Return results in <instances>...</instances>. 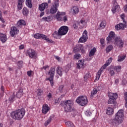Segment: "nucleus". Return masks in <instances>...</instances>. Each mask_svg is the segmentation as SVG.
I'll list each match as a JSON object with an SVG mask.
<instances>
[{
    "instance_id": "obj_30",
    "label": "nucleus",
    "mask_w": 127,
    "mask_h": 127,
    "mask_svg": "<svg viewBox=\"0 0 127 127\" xmlns=\"http://www.w3.org/2000/svg\"><path fill=\"white\" fill-rule=\"evenodd\" d=\"M120 10V6L119 5H116L115 6H113L112 11L113 12V13H116V11L117 10Z\"/></svg>"
},
{
    "instance_id": "obj_13",
    "label": "nucleus",
    "mask_w": 127,
    "mask_h": 127,
    "mask_svg": "<svg viewBox=\"0 0 127 127\" xmlns=\"http://www.w3.org/2000/svg\"><path fill=\"white\" fill-rule=\"evenodd\" d=\"M66 14V13L64 12H60L59 11H58L57 15H56V19H57L58 21H63V18L61 17V15H65Z\"/></svg>"
},
{
    "instance_id": "obj_11",
    "label": "nucleus",
    "mask_w": 127,
    "mask_h": 127,
    "mask_svg": "<svg viewBox=\"0 0 127 127\" xmlns=\"http://www.w3.org/2000/svg\"><path fill=\"white\" fill-rule=\"evenodd\" d=\"M36 53L32 49H29L27 51L26 55L29 56L31 58H35L36 57Z\"/></svg>"
},
{
    "instance_id": "obj_18",
    "label": "nucleus",
    "mask_w": 127,
    "mask_h": 127,
    "mask_svg": "<svg viewBox=\"0 0 127 127\" xmlns=\"http://www.w3.org/2000/svg\"><path fill=\"white\" fill-rule=\"evenodd\" d=\"M48 7V3L47 2L42 3L39 6V9L40 11H43L45 8Z\"/></svg>"
},
{
    "instance_id": "obj_40",
    "label": "nucleus",
    "mask_w": 127,
    "mask_h": 127,
    "mask_svg": "<svg viewBox=\"0 0 127 127\" xmlns=\"http://www.w3.org/2000/svg\"><path fill=\"white\" fill-rule=\"evenodd\" d=\"M9 101L10 103H12L14 101V93H13L9 98Z\"/></svg>"
},
{
    "instance_id": "obj_50",
    "label": "nucleus",
    "mask_w": 127,
    "mask_h": 127,
    "mask_svg": "<svg viewBox=\"0 0 127 127\" xmlns=\"http://www.w3.org/2000/svg\"><path fill=\"white\" fill-rule=\"evenodd\" d=\"M79 50H80V49H79L78 47H76L74 48V49H73V52L74 53H76V52H79Z\"/></svg>"
},
{
    "instance_id": "obj_39",
    "label": "nucleus",
    "mask_w": 127,
    "mask_h": 127,
    "mask_svg": "<svg viewBox=\"0 0 127 127\" xmlns=\"http://www.w3.org/2000/svg\"><path fill=\"white\" fill-rule=\"evenodd\" d=\"M112 49H113V46L110 45L108 47H107L106 51L107 53H109V52L111 51Z\"/></svg>"
},
{
    "instance_id": "obj_21",
    "label": "nucleus",
    "mask_w": 127,
    "mask_h": 127,
    "mask_svg": "<svg viewBox=\"0 0 127 127\" xmlns=\"http://www.w3.org/2000/svg\"><path fill=\"white\" fill-rule=\"evenodd\" d=\"M108 97L109 99H118V93H113L111 92H108Z\"/></svg>"
},
{
    "instance_id": "obj_53",
    "label": "nucleus",
    "mask_w": 127,
    "mask_h": 127,
    "mask_svg": "<svg viewBox=\"0 0 127 127\" xmlns=\"http://www.w3.org/2000/svg\"><path fill=\"white\" fill-rule=\"evenodd\" d=\"M92 114V113H91V112H90V111H86L85 115L87 116V117H90V116H91V115Z\"/></svg>"
},
{
    "instance_id": "obj_54",
    "label": "nucleus",
    "mask_w": 127,
    "mask_h": 127,
    "mask_svg": "<svg viewBox=\"0 0 127 127\" xmlns=\"http://www.w3.org/2000/svg\"><path fill=\"white\" fill-rule=\"evenodd\" d=\"M32 70H29V71H28L27 72V74L28 75V76H29V77H31L32 74Z\"/></svg>"
},
{
    "instance_id": "obj_63",
    "label": "nucleus",
    "mask_w": 127,
    "mask_h": 127,
    "mask_svg": "<svg viewBox=\"0 0 127 127\" xmlns=\"http://www.w3.org/2000/svg\"><path fill=\"white\" fill-rule=\"evenodd\" d=\"M44 15V12H41L40 15V17H42V16H43Z\"/></svg>"
},
{
    "instance_id": "obj_41",
    "label": "nucleus",
    "mask_w": 127,
    "mask_h": 127,
    "mask_svg": "<svg viewBox=\"0 0 127 127\" xmlns=\"http://www.w3.org/2000/svg\"><path fill=\"white\" fill-rule=\"evenodd\" d=\"M91 75H90V73H87L86 75L84 76V81H87L89 78H90Z\"/></svg>"
},
{
    "instance_id": "obj_45",
    "label": "nucleus",
    "mask_w": 127,
    "mask_h": 127,
    "mask_svg": "<svg viewBox=\"0 0 127 127\" xmlns=\"http://www.w3.org/2000/svg\"><path fill=\"white\" fill-rule=\"evenodd\" d=\"M124 97H125V100L127 102L125 104V107L126 108H127V92L124 93Z\"/></svg>"
},
{
    "instance_id": "obj_33",
    "label": "nucleus",
    "mask_w": 127,
    "mask_h": 127,
    "mask_svg": "<svg viewBox=\"0 0 127 127\" xmlns=\"http://www.w3.org/2000/svg\"><path fill=\"white\" fill-rule=\"evenodd\" d=\"M126 59V55H124L123 56H121L118 57V62H122Z\"/></svg>"
},
{
    "instance_id": "obj_52",
    "label": "nucleus",
    "mask_w": 127,
    "mask_h": 127,
    "mask_svg": "<svg viewBox=\"0 0 127 127\" xmlns=\"http://www.w3.org/2000/svg\"><path fill=\"white\" fill-rule=\"evenodd\" d=\"M78 24H79L78 23H74L72 26V28H73L74 29H77V28H78Z\"/></svg>"
},
{
    "instance_id": "obj_4",
    "label": "nucleus",
    "mask_w": 127,
    "mask_h": 127,
    "mask_svg": "<svg viewBox=\"0 0 127 127\" xmlns=\"http://www.w3.org/2000/svg\"><path fill=\"white\" fill-rule=\"evenodd\" d=\"M64 111L66 113L73 111V102L71 100H66L64 102Z\"/></svg>"
},
{
    "instance_id": "obj_29",
    "label": "nucleus",
    "mask_w": 127,
    "mask_h": 127,
    "mask_svg": "<svg viewBox=\"0 0 127 127\" xmlns=\"http://www.w3.org/2000/svg\"><path fill=\"white\" fill-rule=\"evenodd\" d=\"M96 50H97V49H96V48H93V49L91 50L89 54V57H92V56H93V55H95Z\"/></svg>"
},
{
    "instance_id": "obj_15",
    "label": "nucleus",
    "mask_w": 127,
    "mask_h": 127,
    "mask_svg": "<svg viewBox=\"0 0 127 127\" xmlns=\"http://www.w3.org/2000/svg\"><path fill=\"white\" fill-rule=\"evenodd\" d=\"M76 68L77 69H84L85 68V64H84V61L80 60L78 61V63L76 64Z\"/></svg>"
},
{
    "instance_id": "obj_16",
    "label": "nucleus",
    "mask_w": 127,
    "mask_h": 127,
    "mask_svg": "<svg viewBox=\"0 0 127 127\" xmlns=\"http://www.w3.org/2000/svg\"><path fill=\"white\" fill-rule=\"evenodd\" d=\"M115 37H116L115 32L113 31L110 32L108 37L107 38L108 43H109V42H111V40H112V39H115Z\"/></svg>"
},
{
    "instance_id": "obj_44",
    "label": "nucleus",
    "mask_w": 127,
    "mask_h": 127,
    "mask_svg": "<svg viewBox=\"0 0 127 127\" xmlns=\"http://www.w3.org/2000/svg\"><path fill=\"white\" fill-rule=\"evenodd\" d=\"M79 48H80L82 53H85V52H86V51H85V50H84V48L83 47V45H79Z\"/></svg>"
},
{
    "instance_id": "obj_25",
    "label": "nucleus",
    "mask_w": 127,
    "mask_h": 127,
    "mask_svg": "<svg viewBox=\"0 0 127 127\" xmlns=\"http://www.w3.org/2000/svg\"><path fill=\"white\" fill-rule=\"evenodd\" d=\"M23 95V89L20 88L18 92L16 93V97L17 98H21Z\"/></svg>"
},
{
    "instance_id": "obj_7",
    "label": "nucleus",
    "mask_w": 127,
    "mask_h": 127,
    "mask_svg": "<svg viewBox=\"0 0 127 127\" xmlns=\"http://www.w3.org/2000/svg\"><path fill=\"white\" fill-rule=\"evenodd\" d=\"M59 6V0H55L54 3L52 5L50 12L52 14H54L57 12L58 7Z\"/></svg>"
},
{
    "instance_id": "obj_6",
    "label": "nucleus",
    "mask_w": 127,
    "mask_h": 127,
    "mask_svg": "<svg viewBox=\"0 0 127 127\" xmlns=\"http://www.w3.org/2000/svg\"><path fill=\"white\" fill-rule=\"evenodd\" d=\"M34 37L36 39H40L42 38V39H44V40H46L47 42H48V43H52V42H53L52 40L50 39L47 37V36L44 35L43 34H36L34 35Z\"/></svg>"
},
{
    "instance_id": "obj_34",
    "label": "nucleus",
    "mask_w": 127,
    "mask_h": 127,
    "mask_svg": "<svg viewBox=\"0 0 127 127\" xmlns=\"http://www.w3.org/2000/svg\"><path fill=\"white\" fill-rule=\"evenodd\" d=\"M17 2H18V5H17L18 9H19V10L22 9V6H23L22 3H23V2H21L20 1H17Z\"/></svg>"
},
{
    "instance_id": "obj_59",
    "label": "nucleus",
    "mask_w": 127,
    "mask_h": 127,
    "mask_svg": "<svg viewBox=\"0 0 127 127\" xmlns=\"http://www.w3.org/2000/svg\"><path fill=\"white\" fill-rule=\"evenodd\" d=\"M121 18H122V19H123V22H124V23H126V22H126V21L125 20V17H124V16H123V15H121Z\"/></svg>"
},
{
    "instance_id": "obj_10",
    "label": "nucleus",
    "mask_w": 127,
    "mask_h": 127,
    "mask_svg": "<svg viewBox=\"0 0 127 127\" xmlns=\"http://www.w3.org/2000/svg\"><path fill=\"white\" fill-rule=\"evenodd\" d=\"M88 39V32L87 30H85L82 34V36L79 39L78 42L83 43L86 42Z\"/></svg>"
},
{
    "instance_id": "obj_27",
    "label": "nucleus",
    "mask_w": 127,
    "mask_h": 127,
    "mask_svg": "<svg viewBox=\"0 0 127 127\" xmlns=\"http://www.w3.org/2000/svg\"><path fill=\"white\" fill-rule=\"evenodd\" d=\"M22 13L25 16H27L29 13V10L27 7H24L22 9Z\"/></svg>"
},
{
    "instance_id": "obj_46",
    "label": "nucleus",
    "mask_w": 127,
    "mask_h": 127,
    "mask_svg": "<svg viewBox=\"0 0 127 127\" xmlns=\"http://www.w3.org/2000/svg\"><path fill=\"white\" fill-rule=\"evenodd\" d=\"M64 89V85H60L59 87V92L63 93V89Z\"/></svg>"
},
{
    "instance_id": "obj_3",
    "label": "nucleus",
    "mask_w": 127,
    "mask_h": 127,
    "mask_svg": "<svg viewBox=\"0 0 127 127\" xmlns=\"http://www.w3.org/2000/svg\"><path fill=\"white\" fill-rule=\"evenodd\" d=\"M76 103L79 105V106H81V107H84L88 104V99H87L86 97H84L83 96H79L75 100Z\"/></svg>"
},
{
    "instance_id": "obj_32",
    "label": "nucleus",
    "mask_w": 127,
    "mask_h": 127,
    "mask_svg": "<svg viewBox=\"0 0 127 127\" xmlns=\"http://www.w3.org/2000/svg\"><path fill=\"white\" fill-rule=\"evenodd\" d=\"M72 9L73 14H77L79 12V9L76 6L73 7Z\"/></svg>"
},
{
    "instance_id": "obj_60",
    "label": "nucleus",
    "mask_w": 127,
    "mask_h": 127,
    "mask_svg": "<svg viewBox=\"0 0 127 127\" xmlns=\"http://www.w3.org/2000/svg\"><path fill=\"white\" fill-rule=\"evenodd\" d=\"M24 49V46L23 45H21L19 46V49Z\"/></svg>"
},
{
    "instance_id": "obj_14",
    "label": "nucleus",
    "mask_w": 127,
    "mask_h": 127,
    "mask_svg": "<svg viewBox=\"0 0 127 127\" xmlns=\"http://www.w3.org/2000/svg\"><path fill=\"white\" fill-rule=\"evenodd\" d=\"M125 27H127V23H120V24H118L117 25L115 26V28L117 30L119 29H125Z\"/></svg>"
},
{
    "instance_id": "obj_28",
    "label": "nucleus",
    "mask_w": 127,
    "mask_h": 127,
    "mask_svg": "<svg viewBox=\"0 0 127 127\" xmlns=\"http://www.w3.org/2000/svg\"><path fill=\"white\" fill-rule=\"evenodd\" d=\"M26 5L29 8H32V2H31V0H26Z\"/></svg>"
},
{
    "instance_id": "obj_17",
    "label": "nucleus",
    "mask_w": 127,
    "mask_h": 127,
    "mask_svg": "<svg viewBox=\"0 0 127 127\" xmlns=\"http://www.w3.org/2000/svg\"><path fill=\"white\" fill-rule=\"evenodd\" d=\"M112 61H113V58H110L108 60L106 61V63L105 64H104L101 68L100 70H101V71H103L102 69H106L107 67H108V65L111 64Z\"/></svg>"
},
{
    "instance_id": "obj_43",
    "label": "nucleus",
    "mask_w": 127,
    "mask_h": 127,
    "mask_svg": "<svg viewBox=\"0 0 127 127\" xmlns=\"http://www.w3.org/2000/svg\"><path fill=\"white\" fill-rule=\"evenodd\" d=\"M74 59H76V60H78L81 58V54H76L74 56Z\"/></svg>"
},
{
    "instance_id": "obj_1",
    "label": "nucleus",
    "mask_w": 127,
    "mask_h": 127,
    "mask_svg": "<svg viewBox=\"0 0 127 127\" xmlns=\"http://www.w3.org/2000/svg\"><path fill=\"white\" fill-rule=\"evenodd\" d=\"M124 121V110H119L115 115V118L114 119H111L109 121V124L114 126V127H117L120 124H122Z\"/></svg>"
},
{
    "instance_id": "obj_58",
    "label": "nucleus",
    "mask_w": 127,
    "mask_h": 127,
    "mask_svg": "<svg viewBox=\"0 0 127 127\" xmlns=\"http://www.w3.org/2000/svg\"><path fill=\"white\" fill-rule=\"evenodd\" d=\"M60 105L62 107H64H64H65V102L63 101L62 103L60 104Z\"/></svg>"
},
{
    "instance_id": "obj_36",
    "label": "nucleus",
    "mask_w": 127,
    "mask_h": 127,
    "mask_svg": "<svg viewBox=\"0 0 127 127\" xmlns=\"http://www.w3.org/2000/svg\"><path fill=\"white\" fill-rule=\"evenodd\" d=\"M98 93V90L96 88H94L93 90L91 92V98H93V96H95L96 94Z\"/></svg>"
},
{
    "instance_id": "obj_22",
    "label": "nucleus",
    "mask_w": 127,
    "mask_h": 127,
    "mask_svg": "<svg viewBox=\"0 0 127 127\" xmlns=\"http://www.w3.org/2000/svg\"><path fill=\"white\" fill-rule=\"evenodd\" d=\"M25 21L23 20H19L16 25V26L17 27V28H21V26L22 25H25Z\"/></svg>"
},
{
    "instance_id": "obj_35",
    "label": "nucleus",
    "mask_w": 127,
    "mask_h": 127,
    "mask_svg": "<svg viewBox=\"0 0 127 127\" xmlns=\"http://www.w3.org/2000/svg\"><path fill=\"white\" fill-rule=\"evenodd\" d=\"M101 74H102V69H100L98 71V72L96 74V80H99V79H100Z\"/></svg>"
},
{
    "instance_id": "obj_51",
    "label": "nucleus",
    "mask_w": 127,
    "mask_h": 127,
    "mask_svg": "<svg viewBox=\"0 0 127 127\" xmlns=\"http://www.w3.org/2000/svg\"><path fill=\"white\" fill-rule=\"evenodd\" d=\"M67 20H68V16L67 15L64 16L63 21H64V22H66Z\"/></svg>"
},
{
    "instance_id": "obj_56",
    "label": "nucleus",
    "mask_w": 127,
    "mask_h": 127,
    "mask_svg": "<svg viewBox=\"0 0 127 127\" xmlns=\"http://www.w3.org/2000/svg\"><path fill=\"white\" fill-rule=\"evenodd\" d=\"M47 97L49 98V99H51V98H52V95H51V93H49L48 94Z\"/></svg>"
},
{
    "instance_id": "obj_19",
    "label": "nucleus",
    "mask_w": 127,
    "mask_h": 127,
    "mask_svg": "<svg viewBox=\"0 0 127 127\" xmlns=\"http://www.w3.org/2000/svg\"><path fill=\"white\" fill-rule=\"evenodd\" d=\"M50 110L49 107H48V105L45 104L43 106V109L42 110V113L44 114V115H46L47 113H48V111Z\"/></svg>"
},
{
    "instance_id": "obj_48",
    "label": "nucleus",
    "mask_w": 127,
    "mask_h": 127,
    "mask_svg": "<svg viewBox=\"0 0 127 127\" xmlns=\"http://www.w3.org/2000/svg\"><path fill=\"white\" fill-rule=\"evenodd\" d=\"M110 74L111 76H114L115 75V71L113 68L110 69Z\"/></svg>"
},
{
    "instance_id": "obj_61",
    "label": "nucleus",
    "mask_w": 127,
    "mask_h": 127,
    "mask_svg": "<svg viewBox=\"0 0 127 127\" xmlns=\"http://www.w3.org/2000/svg\"><path fill=\"white\" fill-rule=\"evenodd\" d=\"M47 68H49V66L47 65V66H43L42 69H44V70H46V69H47Z\"/></svg>"
},
{
    "instance_id": "obj_23",
    "label": "nucleus",
    "mask_w": 127,
    "mask_h": 127,
    "mask_svg": "<svg viewBox=\"0 0 127 127\" xmlns=\"http://www.w3.org/2000/svg\"><path fill=\"white\" fill-rule=\"evenodd\" d=\"M56 71H57V73L58 74V75H59L60 77H62L63 75V71H64L63 68H62L60 66H58L57 67Z\"/></svg>"
},
{
    "instance_id": "obj_8",
    "label": "nucleus",
    "mask_w": 127,
    "mask_h": 127,
    "mask_svg": "<svg viewBox=\"0 0 127 127\" xmlns=\"http://www.w3.org/2000/svg\"><path fill=\"white\" fill-rule=\"evenodd\" d=\"M68 30H69V28L67 26H62L58 30V35L62 36L65 35L68 32Z\"/></svg>"
},
{
    "instance_id": "obj_37",
    "label": "nucleus",
    "mask_w": 127,
    "mask_h": 127,
    "mask_svg": "<svg viewBox=\"0 0 127 127\" xmlns=\"http://www.w3.org/2000/svg\"><path fill=\"white\" fill-rule=\"evenodd\" d=\"M50 19H51V17L50 16H47V17H44L42 18V20H44V21H50Z\"/></svg>"
},
{
    "instance_id": "obj_5",
    "label": "nucleus",
    "mask_w": 127,
    "mask_h": 127,
    "mask_svg": "<svg viewBox=\"0 0 127 127\" xmlns=\"http://www.w3.org/2000/svg\"><path fill=\"white\" fill-rule=\"evenodd\" d=\"M55 74V67H51L50 70L48 72V75H50V77L47 78L46 80L50 81L52 87L54 86V82H53V79L54 78V75Z\"/></svg>"
},
{
    "instance_id": "obj_57",
    "label": "nucleus",
    "mask_w": 127,
    "mask_h": 127,
    "mask_svg": "<svg viewBox=\"0 0 127 127\" xmlns=\"http://www.w3.org/2000/svg\"><path fill=\"white\" fill-rule=\"evenodd\" d=\"M56 59H57V60H58L59 62L61 61V58L60 57H58V56H56L55 57Z\"/></svg>"
},
{
    "instance_id": "obj_38",
    "label": "nucleus",
    "mask_w": 127,
    "mask_h": 127,
    "mask_svg": "<svg viewBox=\"0 0 127 127\" xmlns=\"http://www.w3.org/2000/svg\"><path fill=\"white\" fill-rule=\"evenodd\" d=\"M106 21L103 20L100 24V27H101V28H104V27H106Z\"/></svg>"
},
{
    "instance_id": "obj_47",
    "label": "nucleus",
    "mask_w": 127,
    "mask_h": 127,
    "mask_svg": "<svg viewBox=\"0 0 127 127\" xmlns=\"http://www.w3.org/2000/svg\"><path fill=\"white\" fill-rule=\"evenodd\" d=\"M4 87L3 86H1L0 88V92H1V95H2L3 96V94H4Z\"/></svg>"
},
{
    "instance_id": "obj_55",
    "label": "nucleus",
    "mask_w": 127,
    "mask_h": 127,
    "mask_svg": "<svg viewBox=\"0 0 127 127\" xmlns=\"http://www.w3.org/2000/svg\"><path fill=\"white\" fill-rule=\"evenodd\" d=\"M100 43L101 44H104V43H105V40L104 39H100Z\"/></svg>"
},
{
    "instance_id": "obj_31",
    "label": "nucleus",
    "mask_w": 127,
    "mask_h": 127,
    "mask_svg": "<svg viewBox=\"0 0 127 127\" xmlns=\"http://www.w3.org/2000/svg\"><path fill=\"white\" fill-rule=\"evenodd\" d=\"M53 118H54V115H52V116H50V118H49V119L46 121V122L45 123V126H48V125H49V124H50V122H51L52 119H53Z\"/></svg>"
},
{
    "instance_id": "obj_26",
    "label": "nucleus",
    "mask_w": 127,
    "mask_h": 127,
    "mask_svg": "<svg viewBox=\"0 0 127 127\" xmlns=\"http://www.w3.org/2000/svg\"><path fill=\"white\" fill-rule=\"evenodd\" d=\"M106 114L107 115H109V116H112V115H113V114H114V109H113L112 106V107H109L107 109Z\"/></svg>"
},
{
    "instance_id": "obj_9",
    "label": "nucleus",
    "mask_w": 127,
    "mask_h": 127,
    "mask_svg": "<svg viewBox=\"0 0 127 127\" xmlns=\"http://www.w3.org/2000/svg\"><path fill=\"white\" fill-rule=\"evenodd\" d=\"M115 45L121 47H124V42L120 37H116L115 39Z\"/></svg>"
},
{
    "instance_id": "obj_24",
    "label": "nucleus",
    "mask_w": 127,
    "mask_h": 127,
    "mask_svg": "<svg viewBox=\"0 0 127 127\" xmlns=\"http://www.w3.org/2000/svg\"><path fill=\"white\" fill-rule=\"evenodd\" d=\"M7 38L5 34L0 33V40L2 42V43H4L5 41H6Z\"/></svg>"
},
{
    "instance_id": "obj_62",
    "label": "nucleus",
    "mask_w": 127,
    "mask_h": 127,
    "mask_svg": "<svg viewBox=\"0 0 127 127\" xmlns=\"http://www.w3.org/2000/svg\"><path fill=\"white\" fill-rule=\"evenodd\" d=\"M55 103L56 104H58V103H59V99H56L55 101Z\"/></svg>"
},
{
    "instance_id": "obj_2",
    "label": "nucleus",
    "mask_w": 127,
    "mask_h": 127,
    "mask_svg": "<svg viewBox=\"0 0 127 127\" xmlns=\"http://www.w3.org/2000/svg\"><path fill=\"white\" fill-rule=\"evenodd\" d=\"M10 115L12 119L19 121V120H21L24 115H25V111H24V109L22 108L21 110L19 109L16 111L11 112Z\"/></svg>"
},
{
    "instance_id": "obj_12",
    "label": "nucleus",
    "mask_w": 127,
    "mask_h": 127,
    "mask_svg": "<svg viewBox=\"0 0 127 127\" xmlns=\"http://www.w3.org/2000/svg\"><path fill=\"white\" fill-rule=\"evenodd\" d=\"M19 31L17 29V28H16V27L13 26L11 28V30L10 31V34L11 36L12 37H13L15 35H17Z\"/></svg>"
},
{
    "instance_id": "obj_42",
    "label": "nucleus",
    "mask_w": 127,
    "mask_h": 127,
    "mask_svg": "<svg viewBox=\"0 0 127 127\" xmlns=\"http://www.w3.org/2000/svg\"><path fill=\"white\" fill-rule=\"evenodd\" d=\"M121 68H122V66L121 65L116 66L115 67V70H116L117 72H120Z\"/></svg>"
},
{
    "instance_id": "obj_20",
    "label": "nucleus",
    "mask_w": 127,
    "mask_h": 127,
    "mask_svg": "<svg viewBox=\"0 0 127 127\" xmlns=\"http://www.w3.org/2000/svg\"><path fill=\"white\" fill-rule=\"evenodd\" d=\"M108 104H111V107L116 109V106H117V103L116 102V99L113 98H109L108 100Z\"/></svg>"
},
{
    "instance_id": "obj_64",
    "label": "nucleus",
    "mask_w": 127,
    "mask_h": 127,
    "mask_svg": "<svg viewBox=\"0 0 127 127\" xmlns=\"http://www.w3.org/2000/svg\"><path fill=\"white\" fill-rule=\"evenodd\" d=\"M125 12H127V5L125 6Z\"/></svg>"
},
{
    "instance_id": "obj_49",
    "label": "nucleus",
    "mask_w": 127,
    "mask_h": 127,
    "mask_svg": "<svg viewBox=\"0 0 127 127\" xmlns=\"http://www.w3.org/2000/svg\"><path fill=\"white\" fill-rule=\"evenodd\" d=\"M42 95V91L41 89L37 90V96H41Z\"/></svg>"
}]
</instances>
